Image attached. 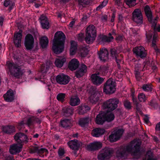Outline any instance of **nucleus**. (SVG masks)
<instances>
[{"label":"nucleus","mask_w":160,"mask_h":160,"mask_svg":"<svg viewBox=\"0 0 160 160\" xmlns=\"http://www.w3.org/2000/svg\"><path fill=\"white\" fill-rule=\"evenodd\" d=\"M22 147L23 144H14L10 146L9 152L12 155L16 154L22 151Z\"/></svg>","instance_id":"12"},{"label":"nucleus","mask_w":160,"mask_h":160,"mask_svg":"<svg viewBox=\"0 0 160 160\" xmlns=\"http://www.w3.org/2000/svg\"><path fill=\"white\" fill-rule=\"evenodd\" d=\"M108 35L109 36H104L102 37V40L103 42H110L113 39V36H111V33H109Z\"/></svg>","instance_id":"43"},{"label":"nucleus","mask_w":160,"mask_h":160,"mask_svg":"<svg viewBox=\"0 0 160 160\" xmlns=\"http://www.w3.org/2000/svg\"><path fill=\"white\" fill-rule=\"evenodd\" d=\"M136 0H125V1L127 4L132 6H134L135 4H132V3L135 2Z\"/></svg>","instance_id":"52"},{"label":"nucleus","mask_w":160,"mask_h":160,"mask_svg":"<svg viewBox=\"0 0 160 160\" xmlns=\"http://www.w3.org/2000/svg\"><path fill=\"white\" fill-rule=\"evenodd\" d=\"M68 144L71 148L74 150H78L80 146L78 141L77 140L69 141L68 142Z\"/></svg>","instance_id":"26"},{"label":"nucleus","mask_w":160,"mask_h":160,"mask_svg":"<svg viewBox=\"0 0 160 160\" xmlns=\"http://www.w3.org/2000/svg\"><path fill=\"white\" fill-rule=\"evenodd\" d=\"M65 96L66 94L65 93H59L57 95V99L58 101L63 102L64 100Z\"/></svg>","instance_id":"46"},{"label":"nucleus","mask_w":160,"mask_h":160,"mask_svg":"<svg viewBox=\"0 0 160 160\" xmlns=\"http://www.w3.org/2000/svg\"><path fill=\"white\" fill-rule=\"evenodd\" d=\"M3 131L5 133L10 134L15 132V128L13 126H8L3 128Z\"/></svg>","instance_id":"32"},{"label":"nucleus","mask_w":160,"mask_h":160,"mask_svg":"<svg viewBox=\"0 0 160 160\" xmlns=\"http://www.w3.org/2000/svg\"><path fill=\"white\" fill-rule=\"evenodd\" d=\"M80 100L79 98L77 96H72L69 102V104L72 106H75L80 104Z\"/></svg>","instance_id":"23"},{"label":"nucleus","mask_w":160,"mask_h":160,"mask_svg":"<svg viewBox=\"0 0 160 160\" xmlns=\"http://www.w3.org/2000/svg\"><path fill=\"white\" fill-rule=\"evenodd\" d=\"M99 73L92 74L91 76L92 81L93 83L95 85H98L102 83L104 79L100 77L99 76Z\"/></svg>","instance_id":"17"},{"label":"nucleus","mask_w":160,"mask_h":160,"mask_svg":"<svg viewBox=\"0 0 160 160\" xmlns=\"http://www.w3.org/2000/svg\"><path fill=\"white\" fill-rule=\"evenodd\" d=\"M52 66V63L50 61H47L45 64L41 67V72L42 73H46Z\"/></svg>","instance_id":"27"},{"label":"nucleus","mask_w":160,"mask_h":160,"mask_svg":"<svg viewBox=\"0 0 160 160\" xmlns=\"http://www.w3.org/2000/svg\"><path fill=\"white\" fill-rule=\"evenodd\" d=\"M39 148L38 147H34L32 149V151L33 153H38L39 151Z\"/></svg>","instance_id":"58"},{"label":"nucleus","mask_w":160,"mask_h":160,"mask_svg":"<svg viewBox=\"0 0 160 160\" xmlns=\"http://www.w3.org/2000/svg\"><path fill=\"white\" fill-rule=\"evenodd\" d=\"M130 96L132 98L134 104L135 105L137 109L138 110L139 109L138 108L139 102L138 101L137 98L135 95V89L132 88L130 90Z\"/></svg>","instance_id":"22"},{"label":"nucleus","mask_w":160,"mask_h":160,"mask_svg":"<svg viewBox=\"0 0 160 160\" xmlns=\"http://www.w3.org/2000/svg\"><path fill=\"white\" fill-rule=\"evenodd\" d=\"M155 130L156 131H160V122L156 125Z\"/></svg>","instance_id":"62"},{"label":"nucleus","mask_w":160,"mask_h":160,"mask_svg":"<svg viewBox=\"0 0 160 160\" xmlns=\"http://www.w3.org/2000/svg\"><path fill=\"white\" fill-rule=\"evenodd\" d=\"M106 4V3H105L104 4V2H103L101 5H99L98 7H97L96 8V10L97 11H99L102 8L105 6Z\"/></svg>","instance_id":"55"},{"label":"nucleus","mask_w":160,"mask_h":160,"mask_svg":"<svg viewBox=\"0 0 160 160\" xmlns=\"http://www.w3.org/2000/svg\"><path fill=\"white\" fill-rule=\"evenodd\" d=\"M15 141L19 144L24 143H27L28 142V137L26 135L22 133H18L14 136Z\"/></svg>","instance_id":"11"},{"label":"nucleus","mask_w":160,"mask_h":160,"mask_svg":"<svg viewBox=\"0 0 160 160\" xmlns=\"http://www.w3.org/2000/svg\"><path fill=\"white\" fill-rule=\"evenodd\" d=\"M24 124V122L23 121L21 122L19 124V125L18 127V128L19 130H20L21 129V127L22 126H23Z\"/></svg>","instance_id":"63"},{"label":"nucleus","mask_w":160,"mask_h":160,"mask_svg":"<svg viewBox=\"0 0 160 160\" xmlns=\"http://www.w3.org/2000/svg\"><path fill=\"white\" fill-rule=\"evenodd\" d=\"M104 116L105 120L108 122L112 121L114 118V115L112 113L107 114Z\"/></svg>","instance_id":"44"},{"label":"nucleus","mask_w":160,"mask_h":160,"mask_svg":"<svg viewBox=\"0 0 160 160\" xmlns=\"http://www.w3.org/2000/svg\"><path fill=\"white\" fill-rule=\"evenodd\" d=\"M5 160H14V157L12 155L7 154L4 156Z\"/></svg>","instance_id":"50"},{"label":"nucleus","mask_w":160,"mask_h":160,"mask_svg":"<svg viewBox=\"0 0 160 160\" xmlns=\"http://www.w3.org/2000/svg\"><path fill=\"white\" fill-rule=\"evenodd\" d=\"M141 142L139 139H134L126 147V150L133 156H137L141 153Z\"/></svg>","instance_id":"2"},{"label":"nucleus","mask_w":160,"mask_h":160,"mask_svg":"<svg viewBox=\"0 0 160 160\" xmlns=\"http://www.w3.org/2000/svg\"><path fill=\"white\" fill-rule=\"evenodd\" d=\"M110 54L113 57H114L115 61L117 63V65L118 68L120 67L119 63L120 62V60L119 59H118L117 57V53L116 52V50L115 49H111L110 50Z\"/></svg>","instance_id":"38"},{"label":"nucleus","mask_w":160,"mask_h":160,"mask_svg":"<svg viewBox=\"0 0 160 160\" xmlns=\"http://www.w3.org/2000/svg\"><path fill=\"white\" fill-rule=\"evenodd\" d=\"M105 120V116L102 114H98L96 118V123L99 124H102Z\"/></svg>","instance_id":"35"},{"label":"nucleus","mask_w":160,"mask_h":160,"mask_svg":"<svg viewBox=\"0 0 160 160\" xmlns=\"http://www.w3.org/2000/svg\"><path fill=\"white\" fill-rule=\"evenodd\" d=\"M92 33V35L96 36V30L94 26L92 25H90L86 29V34H90Z\"/></svg>","instance_id":"30"},{"label":"nucleus","mask_w":160,"mask_h":160,"mask_svg":"<svg viewBox=\"0 0 160 160\" xmlns=\"http://www.w3.org/2000/svg\"><path fill=\"white\" fill-rule=\"evenodd\" d=\"M133 53L138 58L144 59L147 55V52L145 48L142 46L136 47L133 49Z\"/></svg>","instance_id":"8"},{"label":"nucleus","mask_w":160,"mask_h":160,"mask_svg":"<svg viewBox=\"0 0 160 160\" xmlns=\"http://www.w3.org/2000/svg\"><path fill=\"white\" fill-rule=\"evenodd\" d=\"M34 123H37V124H39L41 123V120L38 118L36 117H34Z\"/></svg>","instance_id":"56"},{"label":"nucleus","mask_w":160,"mask_h":160,"mask_svg":"<svg viewBox=\"0 0 160 160\" xmlns=\"http://www.w3.org/2000/svg\"><path fill=\"white\" fill-rule=\"evenodd\" d=\"M87 71V67L84 64H82L79 69L76 71L75 76L77 78L82 77Z\"/></svg>","instance_id":"20"},{"label":"nucleus","mask_w":160,"mask_h":160,"mask_svg":"<svg viewBox=\"0 0 160 160\" xmlns=\"http://www.w3.org/2000/svg\"><path fill=\"white\" fill-rule=\"evenodd\" d=\"M116 157L118 158L120 157V148H118L115 149Z\"/></svg>","instance_id":"54"},{"label":"nucleus","mask_w":160,"mask_h":160,"mask_svg":"<svg viewBox=\"0 0 160 160\" xmlns=\"http://www.w3.org/2000/svg\"><path fill=\"white\" fill-rule=\"evenodd\" d=\"M138 100L140 102H144L146 100V97L144 93H139L138 96Z\"/></svg>","instance_id":"45"},{"label":"nucleus","mask_w":160,"mask_h":160,"mask_svg":"<svg viewBox=\"0 0 160 160\" xmlns=\"http://www.w3.org/2000/svg\"><path fill=\"white\" fill-rule=\"evenodd\" d=\"M102 147V144L100 142H94L88 145L87 148L89 151H94L98 150Z\"/></svg>","instance_id":"15"},{"label":"nucleus","mask_w":160,"mask_h":160,"mask_svg":"<svg viewBox=\"0 0 160 160\" xmlns=\"http://www.w3.org/2000/svg\"><path fill=\"white\" fill-rule=\"evenodd\" d=\"M132 19L134 22L137 23H142V14L140 9H136L134 10L132 13Z\"/></svg>","instance_id":"7"},{"label":"nucleus","mask_w":160,"mask_h":160,"mask_svg":"<svg viewBox=\"0 0 160 160\" xmlns=\"http://www.w3.org/2000/svg\"><path fill=\"white\" fill-rule=\"evenodd\" d=\"M113 152L112 148L106 147L99 152L97 158L98 160H109L112 156Z\"/></svg>","instance_id":"5"},{"label":"nucleus","mask_w":160,"mask_h":160,"mask_svg":"<svg viewBox=\"0 0 160 160\" xmlns=\"http://www.w3.org/2000/svg\"><path fill=\"white\" fill-rule=\"evenodd\" d=\"M10 1L9 0H5L4 2V6L7 7L10 4Z\"/></svg>","instance_id":"61"},{"label":"nucleus","mask_w":160,"mask_h":160,"mask_svg":"<svg viewBox=\"0 0 160 160\" xmlns=\"http://www.w3.org/2000/svg\"><path fill=\"white\" fill-rule=\"evenodd\" d=\"M34 124V116H32L28 119L27 124L29 127L33 125Z\"/></svg>","instance_id":"47"},{"label":"nucleus","mask_w":160,"mask_h":160,"mask_svg":"<svg viewBox=\"0 0 160 160\" xmlns=\"http://www.w3.org/2000/svg\"><path fill=\"white\" fill-rule=\"evenodd\" d=\"M73 109L72 107H65L63 109L64 115L66 117H69L73 113Z\"/></svg>","instance_id":"31"},{"label":"nucleus","mask_w":160,"mask_h":160,"mask_svg":"<svg viewBox=\"0 0 160 160\" xmlns=\"http://www.w3.org/2000/svg\"><path fill=\"white\" fill-rule=\"evenodd\" d=\"M40 22L43 28L48 29L49 28V23L46 16L42 15L40 18Z\"/></svg>","instance_id":"24"},{"label":"nucleus","mask_w":160,"mask_h":160,"mask_svg":"<svg viewBox=\"0 0 160 160\" xmlns=\"http://www.w3.org/2000/svg\"><path fill=\"white\" fill-rule=\"evenodd\" d=\"M6 65L12 77L16 79H19L22 77L23 72L20 66L9 61L7 62Z\"/></svg>","instance_id":"3"},{"label":"nucleus","mask_w":160,"mask_h":160,"mask_svg":"<svg viewBox=\"0 0 160 160\" xmlns=\"http://www.w3.org/2000/svg\"><path fill=\"white\" fill-rule=\"evenodd\" d=\"M66 61V59L65 58L56 59L55 60L54 64L57 67L61 68L63 66Z\"/></svg>","instance_id":"34"},{"label":"nucleus","mask_w":160,"mask_h":160,"mask_svg":"<svg viewBox=\"0 0 160 160\" xmlns=\"http://www.w3.org/2000/svg\"><path fill=\"white\" fill-rule=\"evenodd\" d=\"M58 153L59 157H62L65 153L64 150L62 148H59Z\"/></svg>","instance_id":"51"},{"label":"nucleus","mask_w":160,"mask_h":160,"mask_svg":"<svg viewBox=\"0 0 160 160\" xmlns=\"http://www.w3.org/2000/svg\"><path fill=\"white\" fill-rule=\"evenodd\" d=\"M70 78L68 76L64 74L58 75L56 78L57 82L60 84L65 85L68 83Z\"/></svg>","instance_id":"14"},{"label":"nucleus","mask_w":160,"mask_h":160,"mask_svg":"<svg viewBox=\"0 0 160 160\" xmlns=\"http://www.w3.org/2000/svg\"><path fill=\"white\" fill-rule=\"evenodd\" d=\"M91 2V0H78V5L79 7H85L89 5Z\"/></svg>","instance_id":"42"},{"label":"nucleus","mask_w":160,"mask_h":160,"mask_svg":"<svg viewBox=\"0 0 160 160\" xmlns=\"http://www.w3.org/2000/svg\"><path fill=\"white\" fill-rule=\"evenodd\" d=\"M22 31L19 30L18 32L15 33L13 37V42L15 46L17 48L21 47V39L22 38Z\"/></svg>","instance_id":"16"},{"label":"nucleus","mask_w":160,"mask_h":160,"mask_svg":"<svg viewBox=\"0 0 160 160\" xmlns=\"http://www.w3.org/2000/svg\"><path fill=\"white\" fill-rule=\"evenodd\" d=\"M115 1V5L119 7L120 4V0H114Z\"/></svg>","instance_id":"64"},{"label":"nucleus","mask_w":160,"mask_h":160,"mask_svg":"<svg viewBox=\"0 0 160 160\" xmlns=\"http://www.w3.org/2000/svg\"><path fill=\"white\" fill-rule=\"evenodd\" d=\"M142 88L144 91L147 92H152L153 89L152 84L150 83L144 84Z\"/></svg>","instance_id":"41"},{"label":"nucleus","mask_w":160,"mask_h":160,"mask_svg":"<svg viewBox=\"0 0 160 160\" xmlns=\"http://www.w3.org/2000/svg\"><path fill=\"white\" fill-rule=\"evenodd\" d=\"M108 52L106 48H101L98 52L99 58L101 60L105 61L108 58Z\"/></svg>","instance_id":"18"},{"label":"nucleus","mask_w":160,"mask_h":160,"mask_svg":"<svg viewBox=\"0 0 160 160\" xmlns=\"http://www.w3.org/2000/svg\"><path fill=\"white\" fill-rule=\"evenodd\" d=\"M62 126L64 128H67L71 125L70 121L69 119H65L61 121Z\"/></svg>","instance_id":"40"},{"label":"nucleus","mask_w":160,"mask_h":160,"mask_svg":"<svg viewBox=\"0 0 160 160\" xmlns=\"http://www.w3.org/2000/svg\"><path fill=\"white\" fill-rule=\"evenodd\" d=\"M89 50L87 47L81 46L80 47L79 54L82 57H85L88 54Z\"/></svg>","instance_id":"33"},{"label":"nucleus","mask_w":160,"mask_h":160,"mask_svg":"<svg viewBox=\"0 0 160 160\" xmlns=\"http://www.w3.org/2000/svg\"><path fill=\"white\" fill-rule=\"evenodd\" d=\"M120 138V129L114 130L109 136L108 140L111 142H115Z\"/></svg>","instance_id":"13"},{"label":"nucleus","mask_w":160,"mask_h":160,"mask_svg":"<svg viewBox=\"0 0 160 160\" xmlns=\"http://www.w3.org/2000/svg\"><path fill=\"white\" fill-rule=\"evenodd\" d=\"M96 36L93 35L86 34V37L85 40L86 42L88 44L92 43L95 40Z\"/></svg>","instance_id":"37"},{"label":"nucleus","mask_w":160,"mask_h":160,"mask_svg":"<svg viewBox=\"0 0 160 160\" xmlns=\"http://www.w3.org/2000/svg\"><path fill=\"white\" fill-rule=\"evenodd\" d=\"M145 15L147 17L148 20L149 22H151L152 20V16L151 11L147 12H145Z\"/></svg>","instance_id":"48"},{"label":"nucleus","mask_w":160,"mask_h":160,"mask_svg":"<svg viewBox=\"0 0 160 160\" xmlns=\"http://www.w3.org/2000/svg\"><path fill=\"white\" fill-rule=\"evenodd\" d=\"M124 107L126 109H130L131 108V106L130 102L128 101H125L124 102Z\"/></svg>","instance_id":"49"},{"label":"nucleus","mask_w":160,"mask_h":160,"mask_svg":"<svg viewBox=\"0 0 160 160\" xmlns=\"http://www.w3.org/2000/svg\"><path fill=\"white\" fill-rule=\"evenodd\" d=\"M4 100L7 102H11L14 99V94L13 91L11 90H9L7 93L3 95Z\"/></svg>","instance_id":"25"},{"label":"nucleus","mask_w":160,"mask_h":160,"mask_svg":"<svg viewBox=\"0 0 160 160\" xmlns=\"http://www.w3.org/2000/svg\"><path fill=\"white\" fill-rule=\"evenodd\" d=\"M78 107L79 113L81 115L86 113L90 109V108L86 104L82 105Z\"/></svg>","instance_id":"28"},{"label":"nucleus","mask_w":160,"mask_h":160,"mask_svg":"<svg viewBox=\"0 0 160 160\" xmlns=\"http://www.w3.org/2000/svg\"><path fill=\"white\" fill-rule=\"evenodd\" d=\"M65 38V36L62 32L58 31L55 33L52 46V50L55 53L58 54L63 51Z\"/></svg>","instance_id":"1"},{"label":"nucleus","mask_w":160,"mask_h":160,"mask_svg":"<svg viewBox=\"0 0 160 160\" xmlns=\"http://www.w3.org/2000/svg\"><path fill=\"white\" fill-rule=\"evenodd\" d=\"M105 131L104 129L97 128L92 131L91 134L93 137H98L103 135Z\"/></svg>","instance_id":"21"},{"label":"nucleus","mask_w":160,"mask_h":160,"mask_svg":"<svg viewBox=\"0 0 160 160\" xmlns=\"http://www.w3.org/2000/svg\"><path fill=\"white\" fill-rule=\"evenodd\" d=\"M116 86L115 82L110 78L104 84L103 91L106 94H112L116 91Z\"/></svg>","instance_id":"6"},{"label":"nucleus","mask_w":160,"mask_h":160,"mask_svg":"<svg viewBox=\"0 0 160 160\" xmlns=\"http://www.w3.org/2000/svg\"><path fill=\"white\" fill-rule=\"evenodd\" d=\"M40 43L42 48H46L48 46V38L43 36L41 37L39 39Z\"/></svg>","instance_id":"29"},{"label":"nucleus","mask_w":160,"mask_h":160,"mask_svg":"<svg viewBox=\"0 0 160 160\" xmlns=\"http://www.w3.org/2000/svg\"><path fill=\"white\" fill-rule=\"evenodd\" d=\"M71 48H70V54L73 55H74L76 52L77 50V44L76 42L74 41H72L71 42Z\"/></svg>","instance_id":"36"},{"label":"nucleus","mask_w":160,"mask_h":160,"mask_svg":"<svg viewBox=\"0 0 160 160\" xmlns=\"http://www.w3.org/2000/svg\"><path fill=\"white\" fill-rule=\"evenodd\" d=\"M91 120V118L88 117L81 118L79 121V124L81 127H84Z\"/></svg>","instance_id":"39"},{"label":"nucleus","mask_w":160,"mask_h":160,"mask_svg":"<svg viewBox=\"0 0 160 160\" xmlns=\"http://www.w3.org/2000/svg\"><path fill=\"white\" fill-rule=\"evenodd\" d=\"M146 38L148 41L151 40L152 37V34L150 32H147L146 34Z\"/></svg>","instance_id":"53"},{"label":"nucleus","mask_w":160,"mask_h":160,"mask_svg":"<svg viewBox=\"0 0 160 160\" xmlns=\"http://www.w3.org/2000/svg\"><path fill=\"white\" fill-rule=\"evenodd\" d=\"M79 65V63L78 60L76 58H73L69 62L68 67L70 70L73 71L77 69Z\"/></svg>","instance_id":"19"},{"label":"nucleus","mask_w":160,"mask_h":160,"mask_svg":"<svg viewBox=\"0 0 160 160\" xmlns=\"http://www.w3.org/2000/svg\"><path fill=\"white\" fill-rule=\"evenodd\" d=\"M119 100L116 98L110 99L104 103L103 105L105 108H108L111 111L114 110L118 106Z\"/></svg>","instance_id":"9"},{"label":"nucleus","mask_w":160,"mask_h":160,"mask_svg":"<svg viewBox=\"0 0 160 160\" xmlns=\"http://www.w3.org/2000/svg\"><path fill=\"white\" fill-rule=\"evenodd\" d=\"M151 10L150 7L148 5H146L144 8V12H147Z\"/></svg>","instance_id":"59"},{"label":"nucleus","mask_w":160,"mask_h":160,"mask_svg":"<svg viewBox=\"0 0 160 160\" xmlns=\"http://www.w3.org/2000/svg\"><path fill=\"white\" fill-rule=\"evenodd\" d=\"M89 101L92 104H96L100 100L102 95V92L98 91L94 87L92 86L89 90Z\"/></svg>","instance_id":"4"},{"label":"nucleus","mask_w":160,"mask_h":160,"mask_svg":"<svg viewBox=\"0 0 160 160\" xmlns=\"http://www.w3.org/2000/svg\"><path fill=\"white\" fill-rule=\"evenodd\" d=\"M48 152V150L45 148H39V151L38 153L42 154L44 152Z\"/></svg>","instance_id":"57"},{"label":"nucleus","mask_w":160,"mask_h":160,"mask_svg":"<svg viewBox=\"0 0 160 160\" xmlns=\"http://www.w3.org/2000/svg\"><path fill=\"white\" fill-rule=\"evenodd\" d=\"M34 39L33 36L30 34H28L25 38L24 45L27 50H30L34 47Z\"/></svg>","instance_id":"10"},{"label":"nucleus","mask_w":160,"mask_h":160,"mask_svg":"<svg viewBox=\"0 0 160 160\" xmlns=\"http://www.w3.org/2000/svg\"><path fill=\"white\" fill-rule=\"evenodd\" d=\"M83 38V34L82 33H80L78 35V39L80 41H81Z\"/></svg>","instance_id":"60"}]
</instances>
